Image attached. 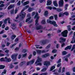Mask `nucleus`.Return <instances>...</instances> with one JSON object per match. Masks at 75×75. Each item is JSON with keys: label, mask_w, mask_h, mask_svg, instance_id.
Returning <instances> with one entry per match:
<instances>
[{"label": "nucleus", "mask_w": 75, "mask_h": 75, "mask_svg": "<svg viewBox=\"0 0 75 75\" xmlns=\"http://www.w3.org/2000/svg\"><path fill=\"white\" fill-rule=\"evenodd\" d=\"M50 64H51L50 62L49 61H45L44 62L43 64L44 65H45L46 67H48L49 65H50Z\"/></svg>", "instance_id": "obj_7"}, {"label": "nucleus", "mask_w": 75, "mask_h": 75, "mask_svg": "<svg viewBox=\"0 0 75 75\" xmlns=\"http://www.w3.org/2000/svg\"><path fill=\"white\" fill-rule=\"evenodd\" d=\"M72 45H70L69 46H68L67 47H66L64 49V50H71V47H72Z\"/></svg>", "instance_id": "obj_11"}, {"label": "nucleus", "mask_w": 75, "mask_h": 75, "mask_svg": "<svg viewBox=\"0 0 75 75\" xmlns=\"http://www.w3.org/2000/svg\"><path fill=\"white\" fill-rule=\"evenodd\" d=\"M67 34L68 30H65L61 33L62 36V37H67Z\"/></svg>", "instance_id": "obj_3"}, {"label": "nucleus", "mask_w": 75, "mask_h": 75, "mask_svg": "<svg viewBox=\"0 0 75 75\" xmlns=\"http://www.w3.org/2000/svg\"><path fill=\"white\" fill-rule=\"evenodd\" d=\"M62 54L63 55H67V52L66 51H63L62 52Z\"/></svg>", "instance_id": "obj_32"}, {"label": "nucleus", "mask_w": 75, "mask_h": 75, "mask_svg": "<svg viewBox=\"0 0 75 75\" xmlns=\"http://www.w3.org/2000/svg\"><path fill=\"white\" fill-rule=\"evenodd\" d=\"M39 1L40 3H44L45 2V0H39Z\"/></svg>", "instance_id": "obj_41"}, {"label": "nucleus", "mask_w": 75, "mask_h": 75, "mask_svg": "<svg viewBox=\"0 0 75 75\" xmlns=\"http://www.w3.org/2000/svg\"><path fill=\"white\" fill-rule=\"evenodd\" d=\"M10 44H11V43L7 42L6 43V46H9Z\"/></svg>", "instance_id": "obj_63"}, {"label": "nucleus", "mask_w": 75, "mask_h": 75, "mask_svg": "<svg viewBox=\"0 0 75 75\" xmlns=\"http://www.w3.org/2000/svg\"><path fill=\"white\" fill-rule=\"evenodd\" d=\"M30 3V2L28 1H27L26 2H25L23 3V5L24 6H26L27 4H29Z\"/></svg>", "instance_id": "obj_19"}, {"label": "nucleus", "mask_w": 75, "mask_h": 75, "mask_svg": "<svg viewBox=\"0 0 75 75\" xmlns=\"http://www.w3.org/2000/svg\"><path fill=\"white\" fill-rule=\"evenodd\" d=\"M35 14V15L34 16V18H35H35L36 19L35 21V25H39V23H38V20H39V18H40V16H38V12H33L32 13V16H34Z\"/></svg>", "instance_id": "obj_1"}, {"label": "nucleus", "mask_w": 75, "mask_h": 75, "mask_svg": "<svg viewBox=\"0 0 75 75\" xmlns=\"http://www.w3.org/2000/svg\"><path fill=\"white\" fill-rule=\"evenodd\" d=\"M61 67H60L59 68V70L58 71V72L59 73H61Z\"/></svg>", "instance_id": "obj_54"}, {"label": "nucleus", "mask_w": 75, "mask_h": 75, "mask_svg": "<svg viewBox=\"0 0 75 75\" xmlns=\"http://www.w3.org/2000/svg\"><path fill=\"white\" fill-rule=\"evenodd\" d=\"M57 52V50L56 49H54L52 51V53H55Z\"/></svg>", "instance_id": "obj_37"}, {"label": "nucleus", "mask_w": 75, "mask_h": 75, "mask_svg": "<svg viewBox=\"0 0 75 75\" xmlns=\"http://www.w3.org/2000/svg\"><path fill=\"white\" fill-rule=\"evenodd\" d=\"M47 23H50V24H52L54 26V27H58V25L56 23V22L54 21H51L49 19L47 20Z\"/></svg>", "instance_id": "obj_2"}, {"label": "nucleus", "mask_w": 75, "mask_h": 75, "mask_svg": "<svg viewBox=\"0 0 75 75\" xmlns=\"http://www.w3.org/2000/svg\"><path fill=\"white\" fill-rule=\"evenodd\" d=\"M8 20H9V18H7L5 19L4 21V23L6 24H7V21H8Z\"/></svg>", "instance_id": "obj_29"}, {"label": "nucleus", "mask_w": 75, "mask_h": 75, "mask_svg": "<svg viewBox=\"0 0 75 75\" xmlns=\"http://www.w3.org/2000/svg\"><path fill=\"white\" fill-rule=\"evenodd\" d=\"M2 52V50H0V52ZM4 56V54H1L0 53V57H3V56Z\"/></svg>", "instance_id": "obj_42"}, {"label": "nucleus", "mask_w": 75, "mask_h": 75, "mask_svg": "<svg viewBox=\"0 0 75 75\" xmlns=\"http://www.w3.org/2000/svg\"><path fill=\"white\" fill-rule=\"evenodd\" d=\"M27 53H25L23 54L22 55L23 57L24 58V57H25L26 56H27Z\"/></svg>", "instance_id": "obj_50"}, {"label": "nucleus", "mask_w": 75, "mask_h": 75, "mask_svg": "<svg viewBox=\"0 0 75 75\" xmlns=\"http://www.w3.org/2000/svg\"><path fill=\"white\" fill-rule=\"evenodd\" d=\"M35 62V59H33V60L30 61L29 62H30V64H33Z\"/></svg>", "instance_id": "obj_23"}, {"label": "nucleus", "mask_w": 75, "mask_h": 75, "mask_svg": "<svg viewBox=\"0 0 75 75\" xmlns=\"http://www.w3.org/2000/svg\"><path fill=\"white\" fill-rule=\"evenodd\" d=\"M25 64V61H23L21 62L20 64V65H21V66H23V65L24 64Z\"/></svg>", "instance_id": "obj_22"}, {"label": "nucleus", "mask_w": 75, "mask_h": 75, "mask_svg": "<svg viewBox=\"0 0 75 75\" xmlns=\"http://www.w3.org/2000/svg\"><path fill=\"white\" fill-rule=\"evenodd\" d=\"M26 52H27V50L25 49L23 50L22 51V52H23V53H25Z\"/></svg>", "instance_id": "obj_46"}, {"label": "nucleus", "mask_w": 75, "mask_h": 75, "mask_svg": "<svg viewBox=\"0 0 75 75\" xmlns=\"http://www.w3.org/2000/svg\"><path fill=\"white\" fill-rule=\"evenodd\" d=\"M65 67H63L62 69V73L64 72H65Z\"/></svg>", "instance_id": "obj_62"}, {"label": "nucleus", "mask_w": 75, "mask_h": 75, "mask_svg": "<svg viewBox=\"0 0 75 75\" xmlns=\"http://www.w3.org/2000/svg\"><path fill=\"white\" fill-rule=\"evenodd\" d=\"M71 27L70 25H68L67 26V30H68V31H71Z\"/></svg>", "instance_id": "obj_21"}, {"label": "nucleus", "mask_w": 75, "mask_h": 75, "mask_svg": "<svg viewBox=\"0 0 75 75\" xmlns=\"http://www.w3.org/2000/svg\"><path fill=\"white\" fill-rule=\"evenodd\" d=\"M31 19V17L28 18H27L25 22L27 23V22H28L29 20H30Z\"/></svg>", "instance_id": "obj_43"}, {"label": "nucleus", "mask_w": 75, "mask_h": 75, "mask_svg": "<svg viewBox=\"0 0 75 75\" xmlns=\"http://www.w3.org/2000/svg\"><path fill=\"white\" fill-rule=\"evenodd\" d=\"M68 13L67 12H65L63 13V15L64 16V15H66V16H68Z\"/></svg>", "instance_id": "obj_38"}, {"label": "nucleus", "mask_w": 75, "mask_h": 75, "mask_svg": "<svg viewBox=\"0 0 75 75\" xmlns=\"http://www.w3.org/2000/svg\"><path fill=\"white\" fill-rule=\"evenodd\" d=\"M21 4V1H19L17 3V5L18 6H20Z\"/></svg>", "instance_id": "obj_49"}, {"label": "nucleus", "mask_w": 75, "mask_h": 75, "mask_svg": "<svg viewBox=\"0 0 75 75\" xmlns=\"http://www.w3.org/2000/svg\"><path fill=\"white\" fill-rule=\"evenodd\" d=\"M61 63H60L58 64L57 65V67H60V66H61Z\"/></svg>", "instance_id": "obj_56"}, {"label": "nucleus", "mask_w": 75, "mask_h": 75, "mask_svg": "<svg viewBox=\"0 0 75 75\" xmlns=\"http://www.w3.org/2000/svg\"><path fill=\"white\" fill-rule=\"evenodd\" d=\"M51 47V44H49L48 45H47V47H46L45 48V49H47V50L49 49Z\"/></svg>", "instance_id": "obj_27"}, {"label": "nucleus", "mask_w": 75, "mask_h": 75, "mask_svg": "<svg viewBox=\"0 0 75 75\" xmlns=\"http://www.w3.org/2000/svg\"><path fill=\"white\" fill-rule=\"evenodd\" d=\"M26 15V13L25 12H23L21 13L20 15V16L21 17V18L22 19H24V18L25 17V15Z\"/></svg>", "instance_id": "obj_9"}, {"label": "nucleus", "mask_w": 75, "mask_h": 75, "mask_svg": "<svg viewBox=\"0 0 75 75\" xmlns=\"http://www.w3.org/2000/svg\"><path fill=\"white\" fill-rule=\"evenodd\" d=\"M49 55H48V54H45L42 56V57L43 58H45L46 57H48V56H49Z\"/></svg>", "instance_id": "obj_35"}, {"label": "nucleus", "mask_w": 75, "mask_h": 75, "mask_svg": "<svg viewBox=\"0 0 75 75\" xmlns=\"http://www.w3.org/2000/svg\"><path fill=\"white\" fill-rule=\"evenodd\" d=\"M18 11V9H16L15 11V13L16 14Z\"/></svg>", "instance_id": "obj_59"}, {"label": "nucleus", "mask_w": 75, "mask_h": 75, "mask_svg": "<svg viewBox=\"0 0 75 75\" xmlns=\"http://www.w3.org/2000/svg\"><path fill=\"white\" fill-rule=\"evenodd\" d=\"M55 66H56V64H54V66L51 67L50 68L51 71H52L54 69H55Z\"/></svg>", "instance_id": "obj_16"}, {"label": "nucleus", "mask_w": 75, "mask_h": 75, "mask_svg": "<svg viewBox=\"0 0 75 75\" xmlns=\"http://www.w3.org/2000/svg\"><path fill=\"white\" fill-rule=\"evenodd\" d=\"M11 14H14V10H12L10 12Z\"/></svg>", "instance_id": "obj_61"}, {"label": "nucleus", "mask_w": 75, "mask_h": 75, "mask_svg": "<svg viewBox=\"0 0 75 75\" xmlns=\"http://www.w3.org/2000/svg\"><path fill=\"white\" fill-rule=\"evenodd\" d=\"M50 42V40H48L47 39H45V40H43L41 41V43L43 44V45H45L47 43H48Z\"/></svg>", "instance_id": "obj_5"}, {"label": "nucleus", "mask_w": 75, "mask_h": 75, "mask_svg": "<svg viewBox=\"0 0 75 75\" xmlns=\"http://www.w3.org/2000/svg\"><path fill=\"white\" fill-rule=\"evenodd\" d=\"M46 70H47V69L46 68H43L41 70V72H45V71H46Z\"/></svg>", "instance_id": "obj_39"}, {"label": "nucleus", "mask_w": 75, "mask_h": 75, "mask_svg": "<svg viewBox=\"0 0 75 75\" xmlns=\"http://www.w3.org/2000/svg\"><path fill=\"white\" fill-rule=\"evenodd\" d=\"M66 75H71L70 73L69 72H67L66 73Z\"/></svg>", "instance_id": "obj_64"}, {"label": "nucleus", "mask_w": 75, "mask_h": 75, "mask_svg": "<svg viewBox=\"0 0 75 75\" xmlns=\"http://www.w3.org/2000/svg\"><path fill=\"white\" fill-rule=\"evenodd\" d=\"M19 47H16L15 48V51H18V50H19Z\"/></svg>", "instance_id": "obj_57"}, {"label": "nucleus", "mask_w": 75, "mask_h": 75, "mask_svg": "<svg viewBox=\"0 0 75 75\" xmlns=\"http://www.w3.org/2000/svg\"><path fill=\"white\" fill-rule=\"evenodd\" d=\"M57 16L58 15L57 14L54 15V17L55 20H57V19L58 18Z\"/></svg>", "instance_id": "obj_33"}, {"label": "nucleus", "mask_w": 75, "mask_h": 75, "mask_svg": "<svg viewBox=\"0 0 75 75\" xmlns=\"http://www.w3.org/2000/svg\"><path fill=\"white\" fill-rule=\"evenodd\" d=\"M72 41H74V43H75V37H73V38L72 39Z\"/></svg>", "instance_id": "obj_60"}, {"label": "nucleus", "mask_w": 75, "mask_h": 75, "mask_svg": "<svg viewBox=\"0 0 75 75\" xmlns=\"http://www.w3.org/2000/svg\"><path fill=\"white\" fill-rule=\"evenodd\" d=\"M62 9L57 8V9L56 10L57 11V12H61V11H62Z\"/></svg>", "instance_id": "obj_24"}, {"label": "nucleus", "mask_w": 75, "mask_h": 75, "mask_svg": "<svg viewBox=\"0 0 75 75\" xmlns=\"http://www.w3.org/2000/svg\"><path fill=\"white\" fill-rule=\"evenodd\" d=\"M11 61V59L10 58H8V59H7V60H5V61H6L7 62H10Z\"/></svg>", "instance_id": "obj_40"}, {"label": "nucleus", "mask_w": 75, "mask_h": 75, "mask_svg": "<svg viewBox=\"0 0 75 75\" xmlns=\"http://www.w3.org/2000/svg\"><path fill=\"white\" fill-rule=\"evenodd\" d=\"M36 54H37L36 52H35V51H34L33 52V55H34V56H35V55H36Z\"/></svg>", "instance_id": "obj_53"}, {"label": "nucleus", "mask_w": 75, "mask_h": 75, "mask_svg": "<svg viewBox=\"0 0 75 75\" xmlns=\"http://www.w3.org/2000/svg\"><path fill=\"white\" fill-rule=\"evenodd\" d=\"M16 37V35H12L11 37V39L13 40Z\"/></svg>", "instance_id": "obj_30"}, {"label": "nucleus", "mask_w": 75, "mask_h": 75, "mask_svg": "<svg viewBox=\"0 0 75 75\" xmlns=\"http://www.w3.org/2000/svg\"><path fill=\"white\" fill-rule=\"evenodd\" d=\"M45 16H47V15H48V11H46L45 12Z\"/></svg>", "instance_id": "obj_31"}, {"label": "nucleus", "mask_w": 75, "mask_h": 75, "mask_svg": "<svg viewBox=\"0 0 75 75\" xmlns=\"http://www.w3.org/2000/svg\"><path fill=\"white\" fill-rule=\"evenodd\" d=\"M5 67V66L3 65H0V69H4Z\"/></svg>", "instance_id": "obj_25"}, {"label": "nucleus", "mask_w": 75, "mask_h": 75, "mask_svg": "<svg viewBox=\"0 0 75 75\" xmlns=\"http://www.w3.org/2000/svg\"><path fill=\"white\" fill-rule=\"evenodd\" d=\"M8 29H9V28L8 26H7L5 28V30H8Z\"/></svg>", "instance_id": "obj_52"}, {"label": "nucleus", "mask_w": 75, "mask_h": 75, "mask_svg": "<svg viewBox=\"0 0 75 75\" xmlns=\"http://www.w3.org/2000/svg\"><path fill=\"white\" fill-rule=\"evenodd\" d=\"M64 58H65V61H67V62H68V58H65V57H63Z\"/></svg>", "instance_id": "obj_51"}, {"label": "nucleus", "mask_w": 75, "mask_h": 75, "mask_svg": "<svg viewBox=\"0 0 75 75\" xmlns=\"http://www.w3.org/2000/svg\"><path fill=\"white\" fill-rule=\"evenodd\" d=\"M4 6H5L4 4H2L0 5V7H4Z\"/></svg>", "instance_id": "obj_58"}, {"label": "nucleus", "mask_w": 75, "mask_h": 75, "mask_svg": "<svg viewBox=\"0 0 75 75\" xmlns=\"http://www.w3.org/2000/svg\"><path fill=\"white\" fill-rule=\"evenodd\" d=\"M47 9H49V10H52V7H51V6H47Z\"/></svg>", "instance_id": "obj_47"}, {"label": "nucleus", "mask_w": 75, "mask_h": 75, "mask_svg": "<svg viewBox=\"0 0 75 75\" xmlns=\"http://www.w3.org/2000/svg\"><path fill=\"white\" fill-rule=\"evenodd\" d=\"M53 18H54V16H51L49 18L50 20H52Z\"/></svg>", "instance_id": "obj_55"}, {"label": "nucleus", "mask_w": 75, "mask_h": 75, "mask_svg": "<svg viewBox=\"0 0 75 75\" xmlns=\"http://www.w3.org/2000/svg\"><path fill=\"white\" fill-rule=\"evenodd\" d=\"M0 61H1L2 62V61H5L6 60H4V58H1L0 59Z\"/></svg>", "instance_id": "obj_48"}, {"label": "nucleus", "mask_w": 75, "mask_h": 75, "mask_svg": "<svg viewBox=\"0 0 75 75\" xmlns=\"http://www.w3.org/2000/svg\"><path fill=\"white\" fill-rule=\"evenodd\" d=\"M64 0H60L59 2V7H63L64 6Z\"/></svg>", "instance_id": "obj_4"}, {"label": "nucleus", "mask_w": 75, "mask_h": 75, "mask_svg": "<svg viewBox=\"0 0 75 75\" xmlns=\"http://www.w3.org/2000/svg\"><path fill=\"white\" fill-rule=\"evenodd\" d=\"M14 5L13 4H12L10 5L8 7V10H10L11 8H14Z\"/></svg>", "instance_id": "obj_10"}, {"label": "nucleus", "mask_w": 75, "mask_h": 75, "mask_svg": "<svg viewBox=\"0 0 75 75\" xmlns=\"http://www.w3.org/2000/svg\"><path fill=\"white\" fill-rule=\"evenodd\" d=\"M32 58V54H30L28 57V59H30L31 58Z\"/></svg>", "instance_id": "obj_45"}, {"label": "nucleus", "mask_w": 75, "mask_h": 75, "mask_svg": "<svg viewBox=\"0 0 75 75\" xmlns=\"http://www.w3.org/2000/svg\"><path fill=\"white\" fill-rule=\"evenodd\" d=\"M59 40L60 41H59V42L62 44V43H64V42L66 41V39L62 37H61L60 38Z\"/></svg>", "instance_id": "obj_6"}, {"label": "nucleus", "mask_w": 75, "mask_h": 75, "mask_svg": "<svg viewBox=\"0 0 75 75\" xmlns=\"http://www.w3.org/2000/svg\"><path fill=\"white\" fill-rule=\"evenodd\" d=\"M16 44H17V43H15L13 44L11 46H10V48H13L14 47V46H16Z\"/></svg>", "instance_id": "obj_28"}, {"label": "nucleus", "mask_w": 75, "mask_h": 75, "mask_svg": "<svg viewBox=\"0 0 75 75\" xmlns=\"http://www.w3.org/2000/svg\"><path fill=\"white\" fill-rule=\"evenodd\" d=\"M53 4L54 6H55L56 7H57L58 6V4H57V1L56 0L54 1H53Z\"/></svg>", "instance_id": "obj_14"}, {"label": "nucleus", "mask_w": 75, "mask_h": 75, "mask_svg": "<svg viewBox=\"0 0 75 75\" xmlns=\"http://www.w3.org/2000/svg\"><path fill=\"white\" fill-rule=\"evenodd\" d=\"M41 23L42 24H45L46 22H45V20H43L41 22Z\"/></svg>", "instance_id": "obj_34"}, {"label": "nucleus", "mask_w": 75, "mask_h": 75, "mask_svg": "<svg viewBox=\"0 0 75 75\" xmlns=\"http://www.w3.org/2000/svg\"><path fill=\"white\" fill-rule=\"evenodd\" d=\"M32 10H33V9L31 7L29 8L28 9V11H29V12H31V11H32Z\"/></svg>", "instance_id": "obj_44"}, {"label": "nucleus", "mask_w": 75, "mask_h": 75, "mask_svg": "<svg viewBox=\"0 0 75 75\" xmlns=\"http://www.w3.org/2000/svg\"><path fill=\"white\" fill-rule=\"evenodd\" d=\"M17 54H13L11 56V58L13 59L14 61H17Z\"/></svg>", "instance_id": "obj_8"}, {"label": "nucleus", "mask_w": 75, "mask_h": 75, "mask_svg": "<svg viewBox=\"0 0 75 75\" xmlns=\"http://www.w3.org/2000/svg\"><path fill=\"white\" fill-rule=\"evenodd\" d=\"M36 28L37 30H40V29H41V28H42V26L41 25H39L36 27Z\"/></svg>", "instance_id": "obj_15"}, {"label": "nucleus", "mask_w": 75, "mask_h": 75, "mask_svg": "<svg viewBox=\"0 0 75 75\" xmlns=\"http://www.w3.org/2000/svg\"><path fill=\"white\" fill-rule=\"evenodd\" d=\"M73 50H74L73 53H75V45H74L73 46L72 48H71V51H73Z\"/></svg>", "instance_id": "obj_12"}, {"label": "nucleus", "mask_w": 75, "mask_h": 75, "mask_svg": "<svg viewBox=\"0 0 75 75\" xmlns=\"http://www.w3.org/2000/svg\"><path fill=\"white\" fill-rule=\"evenodd\" d=\"M41 61H42V59L41 58H39V57H38V59L36 60L35 63L40 62H41Z\"/></svg>", "instance_id": "obj_13"}, {"label": "nucleus", "mask_w": 75, "mask_h": 75, "mask_svg": "<svg viewBox=\"0 0 75 75\" xmlns=\"http://www.w3.org/2000/svg\"><path fill=\"white\" fill-rule=\"evenodd\" d=\"M6 72H7V71H6V70L4 69V71L2 72L1 74H6Z\"/></svg>", "instance_id": "obj_36"}, {"label": "nucleus", "mask_w": 75, "mask_h": 75, "mask_svg": "<svg viewBox=\"0 0 75 75\" xmlns=\"http://www.w3.org/2000/svg\"><path fill=\"white\" fill-rule=\"evenodd\" d=\"M16 24L14 23H13L12 24H11V25L13 27L12 28V29L13 30H15L16 28Z\"/></svg>", "instance_id": "obj_17"}, {"label": "nucleus", "mask_w": 75, "mask_h": 75, "mask_svg": "<svg viewBox=\"0 0 75 75\" xmlns=\"http://www.w3.org/2000/svg\"><path fill=\"white\" fill-rule=\"evenodd\" d=\"M59 17L64 16V13H62V12H60L59 14Z\"/></svg>", "instance_id": "obj_20"}, {"label": "nucleus", "mask_w": 75, "mask_h": 75, "mask_svg": "<svg viewBox=\"0 0 75 75\" xmlns=\"http://www.w3.org/2000/svg\"><path fill=\"white\" fill-rule=\"evenodd\" d=\"M51 3H52L51 1L48 0L47 1V6H50L51 4Z\"/></svg>", "instance_id": "obj_18"}, {"label": "nucleus", "mask_w": 75, "mask_h": 75, "mask_svg": "<svg viewBox=\"0 0 75 75\" xmlns=\"http://www.w3.org/2000/svg\"><path fill=\"white\" fill-rule=\"evenodd\" d=\"M36 52L38 54H41V50H36Z\"/></svg>", "instance_id": "obj_26"}]
</instances>
